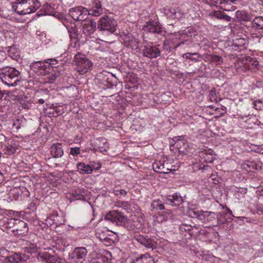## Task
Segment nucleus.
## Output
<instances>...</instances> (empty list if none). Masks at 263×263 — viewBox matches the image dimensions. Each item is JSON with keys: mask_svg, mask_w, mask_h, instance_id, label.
I'll list each match as a JSON object with an SVG mask.
<instances>
[{"mask_svg": "<svg viewBox=\"0 0 263 263\" xmlns=\"http://www.w3.org/2000/svg\"><path fill=\"white\" fill-rule=\"evenodd\" d=\"M40 6L37 0H16L12 3V8L20 15H26L34 12Z\"/></svg>", "mask_w": 263, "mask_h": 263, "instance_id": "nucleus-1", "label": "nucleus"}, {"mask_svg": "<svg viewBox=\"0 0 263 263\" xmlns=\"http://www.w3.org/2000/svg\"><path fill=\"white\" fill-rule=\"evenodd\" d=\"M0 79L3 83L15 86L20 80V72L14 68L6 67L0 68Z\"/></svg>", "mask_w": 263, "mask_h": 263, "instance_id": "nucleus-2", "label": "nucleus"}, {"mask_svg": "<svg viewBox=\"0 0 263 263\" xmlns=\"http://www.w3.org/2000/svg\"><path fill=\"white\" fill-rule=\"evenodd\" d=\"M74 61L76 63V69L81 74L87 73L92 66L91 62L79 52L75 55Z\"/></svg>", "mask_w": 263, "mask_h": 263, "instance_id": "nucleus-3", "label": "nucleus"}, {"mask_svg": "<svg viewBox=\"0 0 263 263\" xmlns=\"http://www.w3.org/2000/svg\"><path fill=\"white\" fill-rule=\"evenodd\" d=\"M133 239L147 249L154 250L158 247L157 242L146 235H141L138 233H135L133 235Z\"/></svg>", "mask_w": 263, "mask_h": 263, "instance_id": "nucleus-4", "label": "nucleus"}, {"mask_svg": "<svg viewBox=\"0 0 263 263\" xmlns=\"http://www.w3.org/2000/svg\"><path fill=\"white\" fill-rule=\"evenodd\" d=\"M117 26V21L113 17L105 15L101 17L98 22L97 28L101 31H108L114 33Z\"/></svg>", "mask_w": 263, "mask_h": 263, "instance_id": "nucleus-5", "label": "nucleus"}, {"mask_svg": "<svg viewBox=\"0 0 263 263\" xmlns=\"http://www.w3.org/2000/svg\"><path fill=\"white\" fill-rule=\"evenodd\" d=\"M51 63L46 60L36 61L30 64V69L39 76H45L48 72Z\"/></svg>", "mask_w": 263, "mask_h": 263, "instance_id": "nucleus-6", "label": "nucleus"}, {"mask_svg": "<svg viewBox=\"0 0 263 263\" xmlns=\"http://www.w3.org/2000/svg\"><path fill=\"white\" fill-rule=\"evenodd\" d=\"M70 16L75 21H84L89 15L88 10L82 6L72 8L69 10Z\"/></svg>", "mask_w": 263, "mask_h": 263, "instance_id": "nucleus-7", "label": "nucleus"}, {"mask_svg": "<svg viewBox=\"0 0 263 263\" xmlns=\"http://www.w3.org/2000/svg\"><path fill=\"white\" fill-rule=\"evenodd\" d=\"M179 230L181 233H186L184 236L187 239L192 237H196L199 236L201 233V229L196 226H192L190 224L182 223L180 225Z\"/></svg>", "mask_w": 263, "mask_h": 263, "instance_id": "nucleus-8", "label": "nucleus"}, {"mask_svg": "<svg viewBox=\"0 0 263 263\" xmlns=\"http://www.w3.org/2000/svg\"><path fill=\"white\" fill-rule=\"evenodd\" d=\"M105 219L115 222L118 225H124L127 222V217L123 213L118 210H112L105 216Z\"/></svg>", "mask_w": 263, "mask_h": 263, "instance_id": "nucleus-9", "label": "nucleus"}, {"mask_svg": "<svg viewBox=\"0 0 263 263\" xmlns=\"http://www.w3.org/2000/svg\"><path fill=\"white\" fill-rule=\"evenodd\" d=\"M143 30L149 33L163 35L166 33L160 23L154 21H149L146 22L143 26Z\"/></svg>", "mask_w": 263, "mask_h": 263, "instance_id": "nucleus-10", "label": "nucleus"}, {"mask_svg": "<svg viewBox=\"0 0 263 263\" xmlns=\"http://www.w3.org/2000/svg\"><path fill=\"white\" fill-rule=\"evenodd\" d=\"M121 37L122 40L123 44L125 47H130L133 49L139 48V40L136 39L132 33H123L121 35Z\"/></svg>", "mask_w": 263, "mask_h": 263, "instance_id": "nucleus-11", "label": "nucleus"}, {"mask_svg": "<svg viewBox=\"0 0 263 263\" xmlns=\"http://www.w3.org/2000/svg\"><path fill=\"white\" fill-rule=\"evenodd\" d=\"M87 250L84 247L76 248L72 253L69 254V258L77 263H82L85 260Z\"/></svg>", "mask_w": 263, "mask_h": 263, "instance_id": "nucleus-12", "label": "nucleus"}, {"mask_svg": "<svg viewBox=\"0 0 263 263\" xmlns=\"http://www.w3.org/2000/svg\"><path fill=\"white\" fill-rule=\"evenodd\" d=\"M159 45L157 46L145 45L142 50L143 55L149 59H155L160 56V50L158 48Z\"/></svg>", "mask_w": 263, "mask_h": 263, "instance_id": "nucleus-13", "label": "nucleus"}, {"mask_svg": "<svg viewBox=\"0 0 263 263\" xmlns=\"http://www.w3.org/2000/svg\"><path fill=\"white\" fill-rule=\"evenodd\" d=\"M181 138V137H174L173 139L174 141L173 146L178 149L179 153L182 155H186L188 152L190 144L186 140Z\"/></svg>", "mask_w": 263, "mask_h": 263, "instance_id": "nucleus-14", "label": "nucleus"}, {"mask_svg": "<svg viewBox=\"0 0 263 263\" xmlns=\"http://www.w3.org/2000/svg\"><path fill=\"white\" fill-rule=\"evenodd\" d=\"M37 259L45 263H62V259L56 255H52L48 252H40L37 255Z\"/></svg>", "mask_w": 263, "mask_h": 263, "instance_id": "nucleus-15", "label": "nucleus"}, {"mask_svg": "<svg viewBox=\"0 0 263 263\" xmlns=\"http://www.w3.org/2000/svg\"><path fill=\"white\" fill-rule=\"evenodd\" d=\"M12 231L18 236L26 235L28 232V225L24 221L15 219Z\"/></svg>", "mask_w": 263, "mask_h": 263, "instance_id": "nucleus-16", "label": "nucleus"}, {"mask_svg": "<svg viewBox=\"0 0 263 263\" xmlns=\"http://www.w3.org/2000/svg\"><path fill=\"white\" fill-rule=\"evenodd\" d=\"M50 153L55 159L61 158L64 154L63 145L60 143L53 144L50 147Z\"/></svg>", "mask_w": 263, "mask_h": 263, "instance_id": "nucleus-17", "label": "nucleus"}, {"mask_svg": "<svg viewBox=\"0 0 263 263\" xmlns=\"http://www.w3.org/2000/svg\"><path fill=\"white\" fill-rule=\"evenodd\" d=\"M30 258L28 255L22 253H14L6 257L4 259L5 263H16L20 261H26Z\"/></svg>", "mask_w": 263, "mask_h": 263, "instance_id": "nucleus-18", "label": "nucleus"}, {"mask_svg": "<svg viewBox=\"0 0 263 263\" xmlns=\"http://www.w3.org/2000/svg\"><path fill=\"white\" fill-rule=\"evenodd\" d=\"M89 15L94 16H99L103 13V8L100 0H94L91 6V8L88 10Z\"/></svg>", "mask_w": 263, "mask_h": 263, "instance_id": "nucleus-19", "label": "nucleus"}, {"mask_svg": "<svg viewBox=\"0 0 263 263\" xmlns=\"http://www.w3.org/2000/svg\"><path fill=\"white\" fill-rule=\"evenodd\" d=\"M164 200L166 204L171 205L172 206H178L183 201L182 197L178 193L167 195L165 196Z\"/></svg>", "mask_w": 263, "mask_h": 263, "instance_id": "nucleus-20", "label": "nucleus"}, {"mask_svg": "<svg viewBox=\"0 0 263 263\" xmlns=\"http://www.w3.org/2000/svg\"><path fill=\"white\" fill-rule=\"evenodd\" d=\"M152 211H162V213H166L168 215H172V212L170 210L165 209L164 205L159 200L153 201L151 205Z\"/></svg>", "mask_w": 263, "mask_h": 263, "instance_id": "nucleus-21", "label": "nucleus"}, {"mask_svg": "<svg viewBox=\"0 0 263 263\" xmlns=\"http://www.w3.org/2000/svg\"><path fill=\"white\" fill-rule=\"evenodd\" d=\"M236 20L234 18V21L241 22H250L252 18V15L244 10H238L235 13Z\"/></svg>", "mask_w": 263, "mask_h": 263, "instance_id": "nucleus-22", "label": "nucleus"}, {"mask_svg": "<svg viewBox=\"0 0 263 263\" xmlns=\"http://www.w3.org/2000/svg\"><path fill=\"white\" fill-rule=\"evenodd\" d=\"M130 263H155V261L153 257L148 253H146L134 259Z\"/></svg>", "mask_w": 263, "mask_h": 263, "instance_id": "nucleus-23", "label": "nucleus"}, {"mask_svg": "<svg viewBox=\"0 0 263 263\" xmlns=\"http://www.w3.org/2000/svg\"><path fill=\"white\" fill-rule=\"evenodd\" d=\"M165 12L167 15L173 19H180L182 17L183 14L180 12V10L175 8H170L167 10H166Z\"/></svg>", "mask_w": 263, "mask_h": 263, "instance_id": "nucleus-24", "label": "nucleus"}, {"mask_svg": "<svg viewBox=\"0 0 263 263\" xmlns=\"http://www.w3.org/2000/svg\"><path fill=\"white\" fill-rule=\"evenodd\" d=\"M93 166L89 164H85L83 162H80L77 164L78 171L81 174H88L92 173Z\"/></svg>", "mask_w": 263, "mask_h": 263, "instance_id": "nucleus-25", "label": "nucleus"}, {"mask_svg": "<svg viewBox=\"0 0 263 263\" xmlns=\"http://www.w3.org/2000/svg\"><path fill=\"white\" fill-rule=\"evenodd\" d=\"M83 29L85 33L92 34L96 30V23L91 20L88 23H85L83 25Z\"/></svg>", "mask_w": 263, "mask_h": 263, "instance_id": "nucleus-26", "label": "nucleus"}, {"mask_svg": "<svg viewBox=\"0 0 263 263\" xmlns=\"http://www.w3.org/2000/svg\"><path fill=\"white\" fill-rule=\"evenodd\" d=\"M71 39H77L79 37V33L77 27L75 24H71L66 26Z\"/></svg>", "mask_w": 263, "mask_h": 263, "instance_id": "nucleus-27", "label": "nucleus"}, {"mask_svg": "<svg viewBox=\"0 0 263 263\" xmlns=\"http://www.w3.org/2000/svg\"><path fill=\"white\" fill-rule=\"evenodd\" d=\"M207 3L211 6L217 7V5H221L220 8L224 11H229V8H227L226 6V2L224 0H207Z\"/></svg>", "mask_w": 263, "mask_h": 263, "instance_id": "nucleus-28", "label": "nucleus"}, {"mask_svg": "<svg viewBox=\"0 0 263 263\" xmlns=\"http://www.w3.org/2000/svg\"><path fill=\"white\" fill-rule=\"evenodd\" d=\"M189 39V36L187 34H183L179 35L178 36H176L175 39L174 40V43L176 44L175 46V48H176L180 45L183 44L185 42L187 41Z\"/></svg>", "mask_w": 263, "mask_h": 263, "instance_id": "nucleus-29", "label": "nucleus"}, {"mask_svg": "<svg viewBox=\"0 0 263 263\" xmlns=\"http://www.w3.org/2000/svg\"><path fill=\"white\" fill-rule=\"evenodd\" d=\"M52 221L53 223L58 226L64 223V220L63 218L59 216L57 214H52L46 219L47 222Z\"/></svg>", "mask_w": 263, "mask_h": 263, "instance_id": "nucleus-30", "label": "nucleus"}, {"mask_svg": "<svg viewBox=\"0 0 263 263\" xmlns=\"http://www.w3.org/2000/svg\"><path fill=\"white\" fill-rule=\"evenodd\" d=\"M251 25L255 29H263V17L257 16L251 22Z\"/></svg>", "mask_w": 263, "mask_h": 263, "instance_id": "nucleus-31", "label": "nucleus"}, {"mask_svg": "<svg viewBox=\"0 0 263 263\" xmlns=\"http://www.w3.org/2000/svg\"><path fill=\"white\" fill-rule=\"evenodd\" d=\"M115 206L121 208L126 211L128 213H129L132 211V204L128 201H117L116 202Z\"/></svg>", "mask_w": 263, "mask_h": 263, "instance_id": "nucleus-32", "label": "nucleus"}, {"mask_svg": "<svg viewBox=\"0 0 263 263\" xmlns=\"http://www.w3.org/2000/svg\"><path fill=\"white\" fill-rule=\"evenodd\" d=\"M211 15L218 19L223 20L227 22H230L232 19L231 16L219 11H214L211 13Z\"/></svg>", "mask_w": 263, "mask_h": 263, "instance_id": "nucleus-33", "label": "nucleus"}, {"mask_svg": "<svg viewBox=\"0 0 263 263\" xmlns=\"http://www.w3.org/2000/svg\"><path fill=\"white\" fill-rule=\"evenodd\" d=\"M213 215H214V213L200 211L199 212L198 215H197V219L205 222L208 220V217L209 216H212Z\"/></svg>", "mask_w": 263, "mask_h": 263, "instance_id": "nucleus-34", "label": "nucleus"}, {"mask_svg": "<svg viewBox=\"0 0 263 263\" xmlns=\"http://www.w3.org/2000/svg\"><path fill=\"white\" fill-rule=\"evenodd\" d=\"M38 250L37 245L34 243H29L25 248V252L30 254L36 253Z\"/></svg>", "mask_w": 263, "mask_h": 263, "instance_id": "nucleus-35", "label": "nucleus"}, {"mask_svg": "<svg viewBox=\"0 0 263 263\" xmlns=\"http://www.w3.org/2000/svg\"><path fill=\"white\" fill-rule=\"evenodd\" d=\"M154 170L159 173L167 174V172L164 171V164L158 163H154L153 164Z\"/></svg>", "mask_w": 263, "mask_h": 263, "instance_id": "nucleus-36", "label": "nucleus"}, {"mask_svg": "<svg viewBox=\"0 0 263 263\" xmlns=\"http://www.w3.org/2000/svg\"><path fill=\"white\" fill-rule=\"evenodd\" d=\"M209 57L211 62L217 65H220L223 63V59L220 56L212 54L209 55Z\"/></svg>", "mask_w": 263, "mask_h": 263, "instance_id": "nucleus-37", "label": "nucleus"}, {"mask_svg": "<svg viewBox=\"0 0 263 263\" xmlns=\"http://www.w3.org/2000/svg\"><path fill=\"white\" fill-rule=\"evenodd\" d=\"M98 141H102L103 142L104 146H101L100 145L98 146V148L99 151L102 153L107 152L108 148V143L106 142V140L103 138H100L97 139Z\"/></svg>", "mask_w": 263, "mask_h": 263, "instance_id": "nucleus-38", "label": "nucleus"}, {"mask_svg": "<svg viewBox=\"0 0 263 263\" xmlns=\"http://www.w3.org/2000/svg\"><path fill=\"white\" fill-rule=\"evenodd\" d=\"M227 214H222L219 213L217 215V224L221 225L225 223L228 222V220L226 219Z\"/></svg>", "mask_w": 263, "mask_h": 263, "instance_id": "nucleus-39", "label": "nucleus"}, {"mask_svg": "<svg viewBox=\"0 0 263 263\" xmlns=\"http://www.w3.org/2000/svg\"><path fill=\"white\" fill-rule=\"evenodd\" d=\"M5 153L8 155H12L16 152V147L12 145H7L5 148Z\"/></svg>", "mask_w": 263, "mask_h": 263, "instance_id": "nucleus-40", "label": "nucleus"}, {"mask_svg": "<svg viewBox=\"0 0 263 263\" xmlns=\"http://www.w3.org/2000/svg\"><path fill=\"white\" fill-rule=\"evenodd\" d=\"M60 76L59 72H55L54 73H52L51 74H49V76L47 77V79H48V82L50 83H53L56 79Z\"/></svg>", "mask_w": 263, "mask_h": 263, "instance_id": "nucleus-41", "label": "nucleus"}, {"mask_svg": "<svg viewBox=\"0 0 263 263\" xmlns=\"http://www.w3.org/2000/svg\"><path fill=\"white\" fill-rule=\"evenodd\" d=\"M70 154L73 157H76L81 153V149L79 147H70Z\"/></svg>", "mask_w": 263, "mask_h": 263, "instance_id": "nucleus-42", "label": "nucleus"}, {"mask_svg": "<svg viewBox=\"0 0 263 263\" xmlns=\"http://www.w3.org/2000/svg\"><path fill=\"white\" fill-rule=\"evenodd\" d=\"M260 163V162L259 163H257L252 161L250 162L249 164H247V166L250 169L259 170L261 169V165H259Z\"/></svg>", "mask_w": 263, "mask_h": 263, "instance_id": "nucleus-43", "label": "nucleus"}, {"mask_svg": "<svg viewBox=\"0 0 263 263\" xmlns=\"http://www.w3.org/2000/svg\"><path fill=\"white\" fill-rule=\"evenodd\" d=\"M198 55V57H200L199 54L197 52H194L193 53H186L184 54L183 57L185 58L186 59H189L192 61H197V59H196L195 58L193 57V55Z\"/></svg>", "mask_w": 263, "mask_h": 263, "instance_id": "nucleus-44", "label": "nucleus"}, {"mask_svg": "<svg viewBox=\"0 0 263 263\" xmlns=\"http://www.w3.org/2000/svg\"><path fill=\"white\" fill-rule=\"evenodd\" d=\"M15 219H10L9 220H7V221H4V224L6 228H11L12 226H14Z\"/></svg>", "mask_w": 263, "mask_h": 263, "instance_id": "nucleus-45", "label": "nucleus"}, {"mask_svg": "<svg viewBox=\"0 0 263 263\" xmlns=\"http://www.w3.org/2000/svg\"><path fill=\"white\" fill-rule=\"evenodd\" d=\"M254 105L256 109H258V108L259 109H260L261 106H263L262 103L261 101H255L254 102Z\"/></svg>", "mask_w": 263, "mask_h": 263, "instance_id": "nucleus-46", "label": "nucleus"}, {"mask_svg": "<svg viewBox=\"0 0 263 263\" xmlns=\"http://www.w3.org/2000/svg\"><path fill=\"white\" fill-rule=\"evenodd\" d=\"M199 211H195L194 210H191L189 212V215L193 218H197V215H198Z\"/></svg>", "mask_w": 263, "mask_h": 263, "instance_id": "nucleus-47", "label": "nucleus"}, {"mask_svg": "<svg viewBox=\"0 0 263 263\" xmlns=\"http://www.w3.org/2000/svg\"><path fill=\"white\" fill-rule=\"evenodd\" d=\"M127 194V192L124 190H120L115 191V195L118 196L119 195L125 196Z\"/></svg>", "mask_w": 263, "mask_h": 263, "instance_id": "nucleus-48", "label": "nucleus"}, {"mask_svg": "<svg viewBox=\"0 0 263 263\" xmlns=\"http://www.w3.org/2000/svg\"><path fill=\"white\" fill-rule=\"evenodd\" d=\"M73 197L75 198L76 200H81L84 198V196L81 193H73Z\"/></svg>", "mask_w": 263, "mask_h": 263, "instance_id": "nucleus-49", "label": "nucleus"}, {"mask_svg": "<svg viewBox=\"0 0 263 263\" xmlns=\"http://www.w3.org/2000/svg\"><path fill=\"white\" fill-rule=\"evenodd\" d=\"M248 59H250V62L252 63V64L255 67H257V65H258V62L256 60H254L253 59L249 57Z\"/></svg>", "mask_w": 263, "mask_h": 263, "instance_id": "nucleus-50", "label": "nucleus"}, {"mask_svg": "<svg viewBox=\"0 0 263 263\" xmlns=\"http://www.w3.org/2000/svg\"><path fill=\"white\" fill-rule=\"evenodd\" d=\"M54 111L56 113V115H53V116L54 117L58 116L62 114V112L61 111V109L58 107H55Z\"/></svg>", "mask_w": 263, "mask_h": 263, "instance_id": "nucleus-51", "label": "nucleus"}, {"mask_svg": "<svg viewBox=\"0 0 263 263\" xmlns=\"http://www.w3.org/2000/svg\"><path fill=\"white\" fill-rule=\"evenodd\" d=\"M47 61H48V62H49V61H51L50 62H49V63H51L50 65V66H51V67H53V65H57V64L58 63L57 60H55V59H49V60H47Z\"/></svg>", "mask_w": 263, "mask_h": 263, "instance_id": "nucleus-52", "label": "nucleus"}, {"mask_svg": "<svg viewBox=\"0 0 263 263\" xmlns=\"http://www.w3.org/2000/svg\"><path fill=\"white\" fill-rule=\"evenodd\" d=\"M255 151L257 153H263V144L258 146Z\"/></svg>", "mask_w": 263, "mask_h": 263, "instance_id": "nucleus-53", "label": "nucleus"}, {"mask_svg": "<svg viewBox=\"0 0 263 263\" xmlns=\"http://www.w3.org/2000/svg\"><path fill=\"white\" fill-rule=\"evenodd\" d=\"M101 75H104L106 77L110 75V73L107 72L106 71H104L103 73H101L100 74V77H101Z\"/></svg>", "mask_w": 263, "mask_h": 263, "instance_id": "nucleus-54", "label": "nucleus"}, {"mask_svg": "<svg viewBox=\"0 0 263 263\" xmlns=\"http://www.w3.org/2000/svg\"><path fill=\"white\" fill-rule=\"evenodd\" d=\"M44 100L43 99H40L37 101V103L41 104H43L44 103Z\"/></svg>", "mask_w": 263, "mask_h": 263, "instance_id": "nucleus-55", "label": "nucleus"}, {"mask_svg": "<svg viewBox=\"0 0 263 263\" xmlns=\"http://www.w3.org/2000/svg\"><path fill=\"white\" fill-rule=\"evenodd\" d=\"M257 209V211H260L261 213H263V208H262V209H261V208L260 207V208H258Z\"/></svg>", "mask_w": 263, "mask_h": 263, "instance_id": "nucleus-56", "label": "nucleus"}, {"mask_svg": "<svg viewBox=\"0 0 263 263\" xmlns=\"http://www.w3.org/2000/svg\"><path fill=\"white\" fill-rule=\"evenodd\" d=\"M227 210H228V213L230 214V215H232V211L228 208L227 209Z\"/></svg>", "mask_w": 263, "mask_h": 263, "instance_id": "nucleus-57", "label": "nucleus"}, {"mask_svg": "<svg viewBox=\"0 0 263 263\" xmlns=\"http://www.w3.org/2000/svg\"><path fill=\"white\" fill-rule=\"evenodd\" d=\"M226 219L228 220V222H230L232 220V218H226Z\"/></svg>", "mask_w": 263, "mask_h": 263, "instance_id": "nucleus-58", "label": "nucleus"}, {"mask_svg": "<svg viewBox=\"0 0 263 263\" xmlns=\"http://www.w3.org/2000/svg\"><path fill=\"white\" fill-rule=\"evenodd\" d=\"M234 45H235V46H236V45H237H237H238V44H237V43L236 42V43H235V44H234Z\"/></svg>", "mask_w": 263, "mask_h": 263, "instance_id": "nucleus-59", "label": "nucleus"}, {"mask_svg": "<svg viewBox=\"0 0 263 263\" xmlns=\"http://www.w3.org/2000/svg\"><path fill=\"white\" fill-rule=\"evenodd\" d=\"M240 118H241V119H243V117H242V116H240Z\"/></svg>", "mask_w": 263, "mask_h": 263, "instance_id": "nucleus-60", "label": "nucleus"}, {"mask_svg": "<svg viewBox=\"0 0 263 263\" xmlns=\"http://www.w3.org/2000/svg\"><path fill=\"white\" fill-rule=\"evenodd\" d=\"M170 170H170V169H169V168H167V169H166V171H170Z\"/></svg>", "mask_w": 263, "mask_h": 263, "instance_id": "nucleus-61", "label": "nucleus"}, {"mask_svg": "<svg viewBox=\"0 0 263 263\" xmlns=\"http://www.w3.org/2000/svg\"><path fill=\"white\" fill-rule=\"evenodd\" d=\"M1 154L2 153L0 152V158H1Z\"/></svg>", "mask_w": 263, "mask_h": 263, "instance_id": "nucleus-62", "label": "nucleus"}, {"mask_svg": "<svg viewBox=\"0 0 263 263\" xmlns=\"http://www.w3.org/2000/svg\"><path fill=\"white\" fill-rule=\"evenodd\" d=\"M234 8V9L235 8V7H231V8Z\"/></svg>", "mask_w": 263, "mask_h": 263, "instance_id": "nucleus-63", "label": "nucleus"}, {"mask_svg": "<svg viewBox=\"0 0 263 263\" xmlns=\"http://www.w3.org/2000/svg\"><path fill=\"white\" fill-rule=\"evenodd\" d=\"M261 2H263V0H260Z\"/></svg>", "mask_w": 263, "mask_h": 263, "instance_id": "nucleus-64", "label": "nucleus"}]
</instances>
